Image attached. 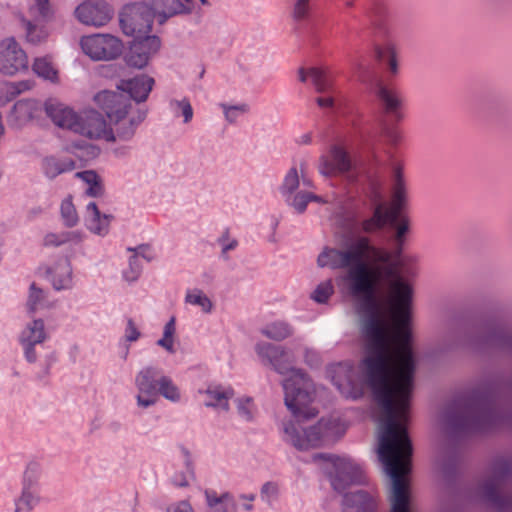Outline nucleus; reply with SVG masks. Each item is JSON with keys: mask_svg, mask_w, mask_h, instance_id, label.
<instances>
[{"mask_svg": "<svg viewBox=\"0 0 512 512\" xmlns=\"http://www.w3.org/2000/svg\"><path fill=\"white\" fill-rule=\"evenodd\" d=\"M349 213L343 228L353 237L344 249L325 248L319 267L347 269L345 281L358 300L364 339V373L382 410L379 458H412L407 425L414 387L415 361L407 327L412 288L400 276V261L389 250L375 246L363 232L352 231Z\"/></svg>", "mask_w": 512, "mask_h": 512, "instance_id": "1", "label": "nucleus"}, {"mask_svg": "<svg viewBox=\"0 0 512 512\" xmlns=\"http://www.w3.org/2000/svg\"><path fill=\"white\" fill-rule=\"evenodd\" d=\"M255 351L261 362L281 375H288L283 382L284 401L295 419L282 422V439L300 451L320 447L341 437L345 428L338 418H321L317 424L307 427L301 418L309 419L318 414L309 407L315 396L313 382L301 369L293 367L286 349L269 342H259Z\"/></svg>", "mask_w": 512, "mask_h": 512, "instance_id": "2", "label": "nucleus"}, {"mask_svg": "<svg viewBox=\"0 0 512 512\" xmlns=\"http://www.w3.org/2000/svg\"><path fill=\"white\" fill-rule=\"evenodd\" d=\"M448 426L458 433L486 432L512 422L510 415L498 408L494 388L482 385L457 398L446 415Z\"/></svg>", "mask_w": 512, "mask_h": 512, "instance_id": "3", "label": "nucleus"}, {"mask_svg": "<svg viewBox=\"0 0 512 512\" xmlns=\"http://www.w3.org/2000/svg\"><path fill=\"white\" fill-rule=\"evenodd\" d=\"M94 100L110 121L108 142L132 140L147 117V109L133 107L129 100L115 92L101 91Z\"/></svg>", "mask_w": 512, "mask_h": 512, "instance_id": "4", "label": "nucleus"}, {"mask_svg": "<svg viewBox=\"0 0 512 512\" xmlns=\"http://www.w3.org/2000/svg\"><path fill=\"white\" fill-rule=\"evenodd\" d=\"M407 201V190L399 166L393 168V192L390 206L379 203L375 206L373 214L365 219L353 217L351 219L352 231L363 232L365 234H374L381 231L387 224L394 225L400 218L402 209ZM350 227V224H348Z\"/></svg>", "mask_w": 512, "mask_h": 512, "instance_id": "5", "label": "nucleus"}, {"mask_svg": "<svg viewBox=\"0 0 512 512\" xmlns=\"http://www.w3.org/2000/svg\"><path fill=\"white\" fill-rule=\"evenodd\" d=\"M171 15L158 9L154 0H142L140 3L126 5L120 13V26L124 34L133 38L150 36L155 18L163 24Z\"/></svg>", "mask_w": 512, "mask_h": 512, "instance_id": "6", "label": "nucleus"}, {"mask_svg": "<svg viewBox=\"0 0 512 512\" xmlns=\"http://www.w3.org/2000/svg\"><path fill=\"white\" fill-rule=\"evenodd\" d=\"M512 473V459L500 456L489 468V475L480 486L482 497L497 512H512V496H501L498 489Z\"/></svg>", "mask_w": 512, "mask_h": 512, "instance_id": "7", "label": "nucleus"}, {"mask_svg": "<svg viewBox=\"0 0 512 512\" xmlns=\"http://www.w3.org/2000/svg\"><path fill=\"white\" fill-rule=\"evenodd\" d=\"M315 459H325L331 463L328 472L333 489L339 493L344 492L353 484H364L365 475L359 463L350 457H340L328 454H317Z\"/></svg>", "mask_w": 512, "mask_h": 512, "instance_id": "8", "label": "nucleus"}, {"mask_svg": "<svg viewBox=\"0 0 512 512\" xmlns=\"http://www.w3.org/2000/svg\"><path fill=\"white\" fill-rule=\"evenodd\" d=\"M300 173L297 165H292L285 173L281 184L279 185V193L287 206L292 208L297 214H303L310 202L324 204L327 201L316 195L310 190H300Z\"/></svg>", "mask_w": 512, "mask_h": 512, "instance_id": "9", "label": "nucleus"}, {"mask_svg": "<svg viewBox=\"0 0 512 512\" xmlns=\"http://www.w3.org/2000/svg\"><path fill=\"white\" fill-rule=\"evenodd\" d=\"M161 376H164L162 370L154 365H146L137 372L134 384L138 407L147 409L157 403Z\"/></svg>", "mask_w": 512, "mask_h": 512, "instance_id": "10", "label": "nucleus"}, {"mask_svg": "<svg viewBox=\"0 0 512 512\" xmlns=\"http://www.w3.org/2000/svg\"><path fill=\"white\" fill-rule=\"evenodd\" d=\"M83 52L93 60H113L123 52V43L110 34H93L81 39Z\"/></svg>", "mask_w": 512, "mask_h": 512, "instance_id": "11", "label": "nucleus"}, {"mask_svg": "<svg viewBox=\"0 0 512 512\" xmlns=\"http://www.w3.org/2000/svg\"><path fill=\"white\" fill-rule=\"evenodd\" d=\"M467 342L479 348H496L512 354V331L500 325H484L477 335L468 336Z\"/></svg>", "mask_w": 512, "mask_h": 512, "instance_id": "12", "label": "nucleus"}, {"mask_svg": "<svg viewBox=\"0 0 512 512\" xmlns=\"http://www.w3.org/2000/svg\"><path fill=\"white\" fill-rule=\"evenodd\" d=\"M332 383L345 398L357 399L362 390L354 366L348 362L333 364L328 369Z\"/></svg>", "mask_w": 512, "mask_h": 512, "instance_id": "13", "label": "nucleus"}, {"mask_svg": "<svg viewBox=\"0 0 512 512\" xmlns=\"http://www.w3.org/2000/svg\"><path fill=\"white\" fill-rule=\"evenodd\" d=\"M28 68V57L14 38L0 42V72L13 76Z\"/></svg>", "mask_w": 512, "mask_h": 512, "instance_id": "14", "label": "nucleus"}, {"mask_svg": "<svg viewBox=\"0 0 512 512\" xmlns=\"http://www.w3.org/2000/svg\"><path fill=\"white\" fill-rule=\"evenodd\" d=\"M161 41L157 36L134 38L129 50L125 54V62L129 67L142 69L149 60L159 51Z\"/></svg>", "mask_w": 512, "mask_h": 512, "instance_id": "15", "label": "nucleus"}, {"mask_svg": "<svg viewBox=\"0 0 512 512\" xmlns=\"http://www.w3.org/2000/svg\"><path fill=\"white\" fill-rule=\"evenodd\" d=\"M77 19L89 26H104L112 18V8L103 0H88L75 9Z\"/></svg>", "mask_w": 512, "mask_h": 512, "instance_id": "16", "label": "nucleus"}, {"mask_svg": "<svg viewBox=\"0 0 512 512\" xmlns=\"http://www.w3.org/2000/svg\"><path fill=\"white\" fill-rule=\"evenodd\" d=\"M75 133L89 139H104L108 142L109 128L106 120L95 110H85L78 115L77 123L74 126Z\"/></svg>", "mask_w": 512, "mask_h": 512, "instance_id": "17", "label": "nucleus"}, {"mask_svg": "<svg viewBox=\"0 0 512 512\" xmlns=\"http://www.w3.org/2000/svg\"><path fill=\"white\" fill-rule=\"evenodd\" d=\"M352 168L353 163L349 154L337 145L331 147L329 156L322 155L319 158L318 171L326 177L345 174Z\"/></svg>", "mask_w": 512, "mask_h": 512, "instance_id": "18", "label": "nucleus"}, {"mask_svg": "<svg viewBox=\"0 0 512 512\" xmlns=\"http://www.w3.org/2000/svg\"><path fill=\"white\" fill-rule=\"evenodd\" d=\"M378 500L374 490H356L343 496L342 512H377Z\"/></svg>", "mask_w": 512, "mask_h": 512, "instance_id": "19", "label": "nucleus"}, {"mask_svg": "<svg viewBox=\"0 0 512 512\" xmlns=\"http://www.w3.org/2000/svg\"><path fill=\"white\" fill-rule=\"evenodd\" d=\"M375 94L387 115L397 121L403 118V97L396 88L378 82Z\"/></svg>", "mask_w": 512, "mask_h": 512, "instance_id": "20", "label": "nucleus"}, {"mask_svg": "<svg viewBox=\"0 0 512 512\" xmlns=\"http://www.w3.org/2000/svg\"><path fill=\"white\" fill-rule=\"evenodd\" d=\"M155 84L154 78L141 74L130 79L120 80L117 88L129 95L136 103L145 102Z\"/></svg>", "mask_w": 512, "mask_h": 512, "instance_id": "21", "label": "nucleus"}, {"mask_svg": "<svg viewBox=\"0 0 512 512\" xmlns=\"http://www.w3.org/2000/svg\"><path fill=\"white\" fill-rule=\"evenodd\" d=\"M44 109L46 115L55 125L74 131L79 115L74 110L55 99H48L44 104Z\"/></svg>", "mask_w": 512, "mask_h": 512, "instance_id": "22", "label": "nucleus"}, {"mask_svg": "<svg viewBox=\"0 0 512 512\" xmlns=\"http://www.w3.org/2000/svg\"><path fill=\"white\" fill-rule=\"evenodd\" d=\"M37 478L38 466L37 464H30L24 473V487L17 502V511H30L39 503V495L36 492Z\"/></svg>", "mask_w": 512, "mask_h": 512, "instance_id": "23", "label": "nucleus"}, {"mask_svg": "<svg viewBox=\"0 0 512 512\" xmlns=\"http://www.w3.org/2000/svg\"><path fill=\"white\" fill-rule=\"evenodd\" d=\"M199 394L205 396L204 405L206 407L229 411V400L234 396V390L231 387L221 385H209L206 389H200Z\"/></svg>", "mask_w": 512, "mask_h": 512, "instance_id": "24", "label": "nucleus"}, {"mask_svg": "<svg viewBox=\"0 0 512 512\" xmlns=\"http://www.w3.org/2000/svg\"><path fill=\"white\" fill-rule=\"evenodd\" d=\"M111 218V215L101 214L94 201H90L86 205L84 223L91 233L98 236L107 235L109 233Z\"/></svg>", "mask_w": 512, "mask_h": 512, "instance_id": "25", "label": "nucleus"}, {"mask_svg": "<svg viewBox=\"0 0 512 512\" xmlns=\"http://www.w3.org/2000/svg\"><path fill=\"white\" fill-rule=\"evenodd\" d=\"M49 280L55 290H68L73 286L72 267L68 258H62L48 271Z\"/></svg>", "mask_w": 512, "mask_h": 512, "instance_id": "26", "label": "nucleus"}, {"mask_svg": "<svg viewBox=\"0 0 512 512\" xmlns=\"http://www.w3.org/2000/svg\"><path fill=\"white\" fill-rule=\"evenodd\" d=\"M390 478L392 481L391 512H409V491L406 477Z\"/></svg>", "mask_w": 512, "mask_h": 512, "instance_id": "27", "label": "nucleus"}, {"mask_svg": "<svg viewBox=\"0 0 512 512\" xmlns=\"http://www.w3.org/2000/svg\"><path fill=\"white\" fill-rule=\"evenodd\" d=\"M42 169L49 179H54L58 175L70 172L75 169V162L71 158H58L49 156L43 159Z\"/></svg>", "mask_w": 512, "mask_h": 512, "instance_id": "28", "label": "nucleus"}, {"mask_svg": "<svg viewBox=\"0 0 512 512\" xmlns=\"http://www.w3.org/2000/svg\"><path fill=\"white\" fill-rule=\"evenodd\" d=\"M48 338L45 323L42 319L28 322L19 334V342H32L41 344Z\"/></svg>", "mask_w": 512, "mask_h": 512, "instance_id": "29", "label": "nucleus"}, {"mask_svg": "<svg viewBox=\"0 0 512 512\" xmlns=\"http://www.w3.org/2000/svg\"><path fill=\"white\" fill-rule=\"evenodd\" d=\"M162 13L175 16L177 14L190 13L193 9L194 0H154ZM207 4V0H200Z\"/></svg>", "mask_w": 512, "mask_h": 512, "instance_id": "30", "label": "nucleus"}, {"mask_svg": "<svg viewBox=\"0 0 512 512\" xmlns=\"http://www.w3.org/2000/svg\"><path fill=\"white\" fill-rule=\"evenodd\" d=\"M76 177L81 179L86 187L84 194L89 197L97 198L104 195V186L100 176L93 170H85L76 173Z\"/></svg>", "mask_w": 512, "mask_h": 512, "instance_id": "31", "label": "nucleus"}, {"mask_svg": "<svg viewBox=\"0 0 512 512\" xmlns=\"http://www.w3.org/2000/svg\"><path fill=\"white\" fill-rule=\"evenodd\" d=\"M261 333L271 340L282 341L293 335L294 327L286 321L276 320L266 324Z\"/></svg>", "mask_w": 512, "mask_h": 512, "instance_id": "32", "label": "nucleus"}, {"mask_svg": "<svg viewBox=\"0 0 512 512\" xmlns=\"http://www.w3.org/2000/svg\"><path fill=\"white\" fill-rule=\"evenodd\" d=\"M181 454L186 471L176 472L172 477V483L177 487H187L189 485V480L193 479L195 476L194 463L192 455L187 448L182 447Z\"/></svg>", "mask_w": 512, "mask_h": 512, "instance_id": "33", "label": "nucleus"}, {"mask_svg": "<svg viewBox=\"0 0 512 512\" xmlns=\"http://www.w3.org/2000/svg\"><path fill=\"white\" fill-rule=\"evenodd\" d=\"M317 5V0H293L291 6V18L295 22L308 21Z\"/></svg>", "mask_w": 512, "mask_h": 512, "instance_id": "34", "label": "nucleus"}, {"mask_svg": "<svg viewBox=\"0 0 512 512\" xmlns=\"http://www.w3.org/2000/svg\"><path fill=\"white\" fill-rule=\"evenodd\" d=\"M36 108L37 104L33 100H19L12 108L11 117L17 124H23L34 117Z\"/></svg>", "mask_w": 512, "mask_h": 512, "instance_id": "35", "label": "nucleus"}, {"mask_svg": "<svg viewBox=\"0 0 512 512\" xmlns=\"http://www.w3.org/2000/svg\"><path fill=\"white\" fill-rule=\"evenodd\" d=\"M32 69L35 74L43 79L51 82H57L58 80V70L55 68L50 57L36 58L32 65Z\"/></svg>", "mask_w": 512, "mask_h": 512, "instance_id": "36", "label": "nucleus"}, {"mask_svg": "<svg viewBox=\"0 0 512 512\" xmlns=\"http://www.w3.org/2000/svg\"><path fill=\"white\" fill-rule=\"evenodd\" d=\"M82 241V233L79 231H64L60 233H48L44 237L45 246H61L66 243H79Z\"/></svg>", "mask_w": 512, "mask_h": 512, "instance_id": "37", "label": "nucleus"}, {"mask_svg": "<svg viewBox=\"0 0 512 512\" xmlns=\"http://www.w3.org/2000/svg\"><path fill=\"white\" fill-rule=\"evenodd\" d=\"M309 78L319 93L329 92L333 87L331 75L324 69L312 67L309 69Z\"/></svg>", "mask_w": 512, "mask_h": 512, "instance_id": "38", "label": "nucleus"}, {"mask_svg": "<svg viewBox=\"0 0 512 512\" xmlns=\"http://www.w3.org/2000/svg\"><path fill=\"white\" fill-rule=\"evenodd\" d=\"M26 307L30 313L49 307L46 293L35 283L30 285Z\"/></svg>", "mask_w": 512, "mask_h": 512, "instance_id": "39", "label": "nucleus"}, {"mask_svg": "<svg viewBox=\"0 0 512 512\" xmlns=\"http://www.w3.org/2000/svg\"><path fill=\"white\" fill-rule=\"evenodd\" d=\"M375 55L378 60L387 63L388 69L392 74H396L398 72L396 49L392 43L388 42L383 46H376Z\"/></svg>", "mask_w": 512, "mask_h": 512, "instance_id": "40", "label": "nucleus"}, {"mask_svg": "<svg viewBox=\"0 0 512 512\" xmlns=\"http://www.w3.org/2000/svg\"><path fill=\"white\" fill-rule=\"evenodd\" d=\"M185 302L198 306L202 312L209 314L212 312L213 303L210 298L200 289L188 290L185 295Z\"/></svg>", "mask_w": 512, "mask_h": 512, "instance_id": "41", "label": "nucleus"}, {"mask_svg": "<svg viewBox=\"0 0 512 512\" xmlns=\"http://www.w3.org/2000/svg\"><path fill=\"white\" fill-rule=\"evenodd\" d=\"M169 107L175 117H182L185 124L191 122L193 119V108L190 101L184 97L182 99H172L169 102Z\"/></svg>", "mask_w": 512, "mask_h": 512, "instance_id": "42", "label": "nucleus"}, {"mask_svg": "<svg viewBox=\"0 0 512 512\" xmlns=\"http://www.w3.org/2000/svg\"><path fill=\"white\" fill-rule=\"evenodd\" d=\"M163 396L166 400L177 403L181 400V392L177 385L169 376H161L158 396Z\"/></svg>", "mask_w": 512, "mask_h": 512, "instance_id": "43", "label": "nucleus"}, {"mask_svg": "<svg viewBox=\"0 0 512 512\" xmlns=\"http://www.w3.org/2000/svg\"><path fill=\"white\" fill-rule=\"evenodd\" d=\"M219 107L222 109L224 118L229 124H235L239 117L250 111V106L247 103H239L236 105L220 103Z\"/></svg>", "mask_w": 512, "mask_h": 512, "instance_id": "44", "label": "nucleus"}, {"mask_svg": "<svg viewBox=\"0 0 512 512\" xmlns=\"http://www.w3.org/2000/svg\"><path fill=\"white\" fill-rule=\"evenodd\" d=\"M390 226V224H388ZM391 227H395V241L397 245V250L395 252L389 251L394 257H397L400 261V271L402 270V260L400 257L402 245L404 243L405 235L409 231V221L407 218H402L400 222L397 224V222L394 225H391ZM400 276H402V273L400 272ZM403 279V277H401Z\"/></svg>", "mask_w": 512, "mask_h": 512, "instance_id": "45", "label": "nucleus"}, {"mask_svg": "<svg viewBox=\"0 0 512 512\" xmlns=\"http://www.w3.org/2000/svg\"><path fill=\"white\" fill-rule=\"evenodd\" d=\"M176 332L175 318L172 317L164 326L163 336L156 344L166 350L168 353H175V339L174 335Z\"/></svg>", "mask_w": 512, "mask_h": 512, "instance_id": "46", "label": "nucleus"}, {"mask_svg": "<svg viewBox=\"0 0 512 512\" xmlns=\"http://www.w3.org/2000/svg\"><path fill=\"white\" fill-rule=\"evenodd\" d=\"M29 15L35 21L46 20L50 16L48 0H27Z\"/></svg>", "mask_w": 512, "mask_h": 512, "instance_id": "47", "label": "nucleus"}, {"mask_svg": "<svg viewBox=\"0 0 512 512\" xmlns=\"http://www.w3.org/2000/svg\"><path fill=\"white\" fill-rule=\"evenodd\" d=\"M61 218L63 223L67 227H74L79 221V217L76 208L72 202V197H66L60 206Z\"/></svg>", "mask_w": 512, "mask_h": 512, "instance_id": "48", "label": "nucleus"}, {"mask_svg": "<svg viewBox=\"0 0 512 512\" xmlns=\"http://www.w3.org/2000/svg\"><path fill=\"white\" fill-rule=\"evenodd\" d=\"M239 416L245 421H252L255 412L253 399L248 396L240 397L236 400Z\"/></svg>", "mask_w": 512, "mask_h": 512, "instance_id": "49", "label": "nucleus"}, {"mask_svg": "<svg viewBox=\"0 0 512 512\" xmlns=\"http://www.w3.org/2000/svg\"><path fill=\"white\" fill-rule=\"evenodd\" d=\"M26 29V38L27 41L32 44H39L47 37V32L43 27H38L30 20L23 19Z\"/></svg>", "mask_w": 512, "mask_h": 512, "instance_id": "50", "label": "nucleus"}, {"mask_svg": "<svg viewBox=\"0 0 512 512\" xmlns=\"http://www.w3.org/2000/svg\"><path fill=\"white\" fill-rule=\"evenodd\" d=\"M204 495L207 506L214 510L218 506L226 504V502H232V495L229 492H224L221 495H218L215 490L206 489L204 491Z\"/></svg>", "mask_w": 512, "mask_h": 512, "instance_id": "51", "label": "nucleus"}, {"mask_svg": "<svg viewBox=\"0 0 512 512\" xmlns=\"http://www.w3.org/2000/svg\"><path fill=\"white\" fill-rule=\"evenodd\" d=\"M334 293V287L331 280H326L324 282H321L314 292L312 293L311 297L314 301L317 303L323 304L328 301V299L332 296Z\"/></svg>", "mask_w": 512, "mask_h": 512, "instance_id": "52", "label": "nucleus"}, {"mask_svg": "<svg viewBox=\"0 0 512 512\" xmlns=\"http://www.w3.org/2000/svg\"><path fill=\"white\" fill-rule=\"evenodd\" d=\"M142 273V265L137 259V254H133L129 258L128 267L123 271V278L127 282H135Z\"/></svg>", "mask_w": 512, "mask_h": 512, "instance_id": "53", "label": "nucleus"}, {"mask_svg": "<svg viewBox=\"0 0 512 512\" xmlns=\"http://www.w3.org/2000/svg\"><path fill=\"white\" fill-rule=\"evenodd\" d=\"M279 496V485L277 482H265L260 489V498L263 502L271 505Z\"/></svg>", "mask_w": 512, "mask_h": 512, "instance_id": "54", "label": "nucleus"}, {"mask_svg": "<svg viewBox=\"0 0 512 512\" xmlns=\"http://www.w3.org/2000/svg\"><path fill=\"white\" fill-rule=\"evenodd\" d=\"M386 8L384 7H376L370 14V21L372 23V25L376 28V29H379V31H383L384 33L386 32V27L384 25V19L386 17Z\"/></svg>", "mask_w": 512, "mask_h": 512, "instance_id": "55", "label": "nucleus"}, {"mask_svg": "<svg viewBox=\"0 0 512 512\" xmlns=\"http://www.w3.org/2000/svg\"><path fill=\"white\" fill-rule=\"evenodd\" d=\"M20 94V90L17 86H14V82H6L0 86V100L9 102Z\"/></svg>", "mask_w": 512, "mask_h": 512, "instance_id": "56", "label": "nucleus"}, {"mask_svg": "<svg viewBox=\"0 0 512 512\" xmlns=\"http://www.w3.org/2000/svg\"><path fill=\"white\" fill-rule=\"evenodd\" d=\"M352 69L355 77L361 82L368 81L370 77V70L369 66L362 63L360 60H356L352 64Z\"/></svg>", "mask_w": 512, "mask_h": 512, "instance_id": "57", "label": "nucleus"}, {"mask_svg": "<svg viewBox=\"0 0 512 512\" xmlns=\"http://www.w3.org/2000/svg\"><path fill=\"white\" fill-rule=\"evenodd\" d=\"M141 337V333L138 330L135 322L133 319L129 318L127 320L125 333H124V339L127 342H136Z\"/></svg>", "mask_w": 512, "mask_h": 512, "instance_id": "58", "label": "nucleus"}, {"mask_svg": "<svg viewBox=\"0 0 512 512\" xmlns=\"http://www.w3.org/2000/svg\"><path fill=\"white\" fill-rule=\"evenodd\" d=\"M127 250L129 252H133V254H137V259H139V257H142L148 262L154 259L152 248L148 244H141L135 248L129 247Z\"/></svg>", "mask_w": 512, "mask_h": 512, "instance_id": "59", "label": "nucleus"}, {"mask_svg": "<svg viewBox=\"0 0 512 512\" xmlns=\"http://www.w3.org/2000/svg\"><path fill=\"white\" fill-rule=\"evenodd\" d=\"M219 244L221 245V248H222V256L227 258L226 257V254L231 251V250H234L237 245H238V242L236 239H231L228 235V233H225L224 235H222V237L219 238L218 240Z\"/></svg>", "mask_w": 512, "mask_h": 512, "instance_id": "60", "label": "nucleus"}, {"mask_svg": "<svg viewBox=\"0 0 512 512\" xmlns=\"http://www.w3.org/2000/svg\"><path fill=\"white\" fill-rule=\"evenodd\" d=\"M19 343L22 346V349L24 352V357H25L26 361L29 363H35L37 361V357H38L36 350H35V346L37 345V343H32V342H19Z\"/></svg>", "mask_w": 512, "mask_h": 512, "instance_id": "61", "label": "nucleus"}, {"mask_svg": "<svg viewBox=\"0 0 512 512\" xmlns=\"http://www.w3.org/2000/svg\"><path fill=\"white\" fill-rule=\"evenodd\" d=\"M304 361L307 365L311 367H317L321 363V357L316 350L311 348H305Z\"/></svg>", "mask_w": 512, "mask_h": 512, "instance_id": "62", "label": "nucleus"}, {"mask_svg": "<svg viewBox=\"0 0 512 512\" xmlns=\"http://www.w3.org/2000/svg\"><path fill=\"white\" fill-rule=\"evenodd\" d=\"M166 512H195L191 504L187 500L178 501L169 505Z\"/></svg>", "mask_w": 512, "mask_h": 512, "instance_id": "63", "label": "nucleus"}, {"mask_svg": "<svg viewBox=\"0 0 512 512\" xmlns=\"http://www.w3.org/2000/svg\"><path fill=\"white\" fill-rule=\"evenodd\" d=\"M299 169H300V182H302V185L304 186V188H306L305 190L314 188L313 181L306 176V162L305 161L300 162Z\"/></svg>", "mask_w": 512, "mask_h": 512, "instance_id": "64", "label": "nucleus"}]
</instances>
